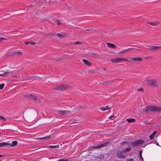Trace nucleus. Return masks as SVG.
<instances>
[{
    "label": "nucleus",
    "instance_id": "obj_36",
    "mask_svg": "<svg viewBox=\"0 0 161 161\" xmlns=\"http://www.w3.org/2000/svg\"><path fill=\"white\" fill-rule=\"evenodd\" d=\"M92 55H97V56H99V55L98 54H97V53H92Z\"/></svg>",
    "mask_w": 161,
    "mask_h": 161
},
{
    "label": "nucleus",
    "instance_id": "obj_5",
    "mask_svg": "<svg viewBox=\"0 0 161 161\" xmlns=\"http://www.w3.org/2000/svg\"><path fill=\"white\" fill-rule=\"evenodd\" d=\"M144 141L142 140H139L136 141L131 143L132 146L135 147L139 145H142L144 142Z\"/></svg>",
    "mask_w": 161,
    "mask_h": 161
},
{
    "label": "nucleus",
    "instance_id": "obj_38",
    "mask_svg": "<svg viewBox=\"0 0 161 161\" xmlns=\"http://www.w3.org/2000/svg\"><path fill=\"white\" fill-rule=\"evenodd\" d=\"M142 151H140L139 152V155L142 154Z\"/></svg>",
    "mask_w": 161,
    "mask_h": 161
},
{
    "label": "nucleus",
    "instance_id": "obj_30",
    "mask_svg": "<svg viewBox=\"0 0 161 161\" xmlns=\"http://www.w3.org/2000/svg\"><path fill=\"white\" fill-rule=\"evenodd\" d=\"M81 43V42H75V44L77 45V44H80Z\"/></svg>",
    "mask_w": 161,
    "mask_h": 161
},
{
    "label": "nucleus",
    "instance_id": "obj_13",
    "mask_svg": "<svg viewBox=\"0 0 161 161\" xmlns=\"http://www.w3.org/2000/svg\"><path fill=\"white\" fill-rule=\"evenodd\" d=\"M147 23L153 26H156L158 25V24H159V22L158 21H156V22H147Z\"/></svg>",
    "mask_w": 161,
    "mask_h": 161
},
{
    "label": "nucleus",
    "instance_id": "obj_10",
    "mask_svg": "<svg viewBox=\"0 0 161 161\" xmlns=\"http://www.w3.org/2000/svg\"><path fill=\"white\" fill-rule=\"evenodd\" d=\"M159 49H161V46H152L149 48L150 50L153 51H155Z\"/></svg>",
    "mask_w": 161,
    "mask_h": 161
},
{
    "label": "nucleus",
    "instance_id": "obj_35",
    "mask_svg": "<svg viewBox=\"0 0 161 161\" xmlns=\"http://www.w3.org/2000/svg\"><path fill=\"white\" fill-rule=\"evenodd\" d=\"M25 43L26 45H28L30 43V42H25Z\"/></svg>",
    "mask_w": 161,
    "mask_h": 161
},
{
    "label": "nucleus",
    "instance_id": "obj_40",
    "mask_svg": "<svg viewBox=\"0 0 161 161\" xmlns=\"http://www.w3.org/2000/svg\"><path fill=\"white\" fill-rule=\"evenodd\" d=\"M143 89L142 88H140L138 90V91H142Z\"/></svg>",
    "mask_w": 161,
    "mask_h": 161
},
{
    "label": "nucleus",
    "instance_id": "obj_17",
    "mask_svg": "<svg viewBox=\"0 0 161 161\" xmlns=\"http://www.w3.org/2000/svg\"><path fill=\"white\" fill-rule=\"evenodd\" d=\"M18 144V142L17 141H14L12 142V144H9L8 145H9L10 146L13 147L15 146H16Z\"/></svg>",
    "mask_w": 161,
    "mask_h": 161
},
{
    "label": "nucleus",
    "instance_id": "obj_28",
    "mask_svg": "<svg viewBox=\"0 0 161 161\" xmlns=\"http://www.w3.org/2000/svg\"><path fill=\"white\" fill-rule=\"evenodd\" d=\"M92 31H93V30L92 29H91L90 30L87 29V30H86L85 31V32L87 33L88 31L92 32Z\"/></svg>",
    "mask_w": 161,
    "mask_h": 161
},
{
    "label": "nucleus",
    "instance_id": "obj_1",
    "mask_svg": "<svg viewBox=\"0 0 161 161\" xmlns=\"http://www.w3.org/2000/svg\"><path fill=\"white\" fill-rule=\"evenodd\" d=\"M146 110L148 112H156L161 110V108L155 106H149L146 109Z\"/></svg>",
    "mask_w": 161,
    "mask_h": 161
},
{
    "label": "nucleus",
    "instance_id": "obj_22",
    "mask_svg": "<svg viewBox=\"0 0 161 161\" xmlns=\"http://www.w3.org/2000/svg\"><path fill=\"white\" fill-rule=\"evenodd\" d=\"M131 148V147H128L127 148H126L125 149L123 150V152H127L130 151Z\"/></svg>",
    "mask_w": 161,
    "mask_h": 161
},
{
    "label": "nucleus",
    "instance_id": "obj_24",
    "mask_svg": "<svg viewBox=\"0 0 161 161\" xmlns=\"http://www.w3.org/2000/svg\"><path fill=\"white\" fill-rule=\"evenodd\" d=\"M0 119L3 121H4L6 120V118H4L2 116H0Z\"/></svg>",
    "mask_w": 161,
    "mask_h": 161
},
{
    "label": "nucleus",
    "instance_id": "obj_3",
    "mask_svg": "<svg viewBox=\"0 0 161 161\" xmlns=\"http://www.w3.org/2000/svg\"><path fill=\"white\" fill-rule=\"evenodd\" d=\"M146 82L147 85L152 86H156L158 84V81L155 79L147 80Z\"/></svg>",
    "mask_w": 161,
    "mask_h": 161
},
{
    "label": "nucleus",
    "instance_id": "obj_27",
    "mask_svg": "<svg viewBox=\"0 0 161 161\" xmlns=\"http://www.w3.org/2000/svg\"><path fill=\"white\" fill-rule=\"evenodd\" d=\"M126 161H134V160L132 158H130L127 159Z\"/></svg>",
    "mask_w": 161,
    "mask_h": 161
},
{
    "label": "nucleus",
    "instance_id": "obj_41",
    "mask_svg": "<svg viewBox=\"0 0 161 161\" xmlns=\"http://www.w3.org/2000/svg\"><path fill=\"white\" fill-rule=\"evenodd\" d=\"M140 155V158H142V154H141V155Z\"/></svg>",
    "mask_w": 161,
    "mask_h": 161
},
{
    "label": "nucleus",
    "instance_id": "obj_29",
    "mask_svg": "<svg viewBox=\"0 0 161 161\" xmlns=\"http://www.w3.org/2000/svg\"><path fill=\"white\" fill-rule=\"evenodd\" d=\"M56 35L58 37L60 38H62L63 37V35L60 34H58Z\"/></svg>",
    "mask_w": 161,
    "mask_h": 161
},
{
    "label": "nucleus",
    "instance_id": "obj_14",
    "mask_svg": "<svg viewBox=\"0 0 161 161\" xmlns=\"http://www.w3.org/2000/svg\"><path fill=\"white\" fill-rule=\"evenodd\" d=\"M132 49H133V48H128L127 49H125L124 50H123L121 51H120V52L118 53V54H122L125 53L129 52V51H130Z\"/></svg>",
    "mask_w": 161,
    "mask_h": 161
},
{
    "label": "nucleus",
    "instance_id": "obj_7",
    "mask_svg": "<svg viewBox=\"0 0 161 161\" xmlns=\"http://www.w3.org/2000/svg\"><path fill=\"white\" fill-rule=\"evenodd\" d=\"M109 142H106L105 143H103L102 144H101L100 145H98L97 146H93L92 148L93 149H96L97 148H101L103 147H104L105 146H106L109 144Z\"/></svg>",
    "mask_w": 161,
    "mask_h": 161
},
{
    "label": "nucleus",
    "instance_id": "obj_42",
    "mask_svg": "<svg viewBox=\"0 0 161 161\" xmlns=\"http://www.w3.org/2000/svg\"><path fill=\"white\" fill-rule=\"evenodd\" d=\"M12 76L14 77H17V75H14L13 76Z\"/></svg>",
    "mask_w": 161,
    "mask_h": 161
},
{
    "label": "nucleus",
    "instance_id": "obj_44",
    "mask_svg": "<svg viewBox=\"0 0 161 161\" xmlns=\"http://www.w3.org/2000/svg\"><path fill=\"white\" fill-rule=\"evenodd\" d=\"M2 156V155H0V156Z\"/></svg>",
    "mask_w": 161,
    "mask_h": 161
},
{
    "label": "nucleus",
    "instance_id": "obj_37",
    "mask_svg": "<svg viewBox=\"0 0 161 161\" xmlns=\"http://www.w3.org/2000/svg\"><path fill=\"white\" fill-rule=\"evenodd\" d=\"M113 117H114V116H110V117H109L108 119H111V118H112Z\"/></svg>",
    "mask_w": 161,
    "mask_h": 161
},
{
    "label": "nucleus",
    "instance_id": "obj_11",
    "mask_svg": "<svg viewBox=\"0 0 161 161\" xmlns=\"http://www.w3.org/2000/svg\"><path fill=\"white\" fill-rule=\"evenodd\" d=\"M83 61L84 64L87 66H91L92 65V63L86 59H83Z\"/></svg>",
    "mask_w": 161,
    "mask_h": 161
},
{
    "label": "nucleus",
    "instance_id": "obj_9",
    "mask_svg": "<svg viewBox=\"0 0 161 161\" xmlns=\"http://www.w3.org/2000/svg\"><path fill=\"white\" fill-rule=\"evenodd\" d=\"M116 155L117 157L119 158H125V156L123 154L122 152L121 151H118L116 153Z\"/></svg>",
    "mask_w": 161,
    "mask_h": 161
},
{
    "label": "nucleus",
    "instance_id": "obj_18",
    "mask_svg": "<svg viewBox=\"0 0 161 161\" xmlns=\"http://www.w3.org/2000/svg\"><path fill=\"white\" fill-rule=\"evenodd\" d=\"M126 121L128 123H133L135 122V120L134 119H127Z\"/></svg>",
    "mask_w": 161,
    "mask_h": 161
},
{
    "label": "nucleus",
    "instance_id": "obj_31",
    "mask_svg": "<svg viewBox=\"0 0 161 161\" xmlns=\"http://www.w3.org/2000/svg\"><path fill=\"white\" fill-rule=\"evenodd\" d=\"M31 98H34V99H36V96H35L34 95H33V97H32V95H31Z\"/></svg>",
    "mask_w": 161,
    "mask_h": 161
},
{
    "label": "nucleus",
    "instance_id": "obj_16",
    "mask_svg": "<svg viewBox=\"0 0 161 161\" xmlns=\"http://www.w3.org/2000/svg\"><path fill=\"white\" fill-rule=\"evenodd\" d=\"M111 108V107L110 106H106L105 107H102L101 108H100L101 110L103 111H104L107 110H108Z\"/></svg>",
    "mask_w": 161,
    "mask_h": 161
},
{
    "label": "nucleus",
    "instance_id": "obj_2",
    "mask_svg": "<svg viewBox=\"0 0 161 161\" xmlns=\"http://www.w3.org/2000/svg\"><path fill=\"white\" fill-rule=\"evenodd\" d=\"M111 61L114 63H118L121 61H127L128 60L126 58H111L110 59Z\"/></svg>",
    "mask_w": 161,
    "mask_h": 161
},
{
    "label": "nucleus",
    "instance_id": "obj_39",
    "mask_svg": "<svg viewBox=\"0 0 161 161\" xmlns=\"http://www.w3.org/2000/svg\"><path fill=\"white\" fill-rule=\"evenodd\" d=\"M140 159H141V161H144L143 158H142H142H141Z\"/></svg>",
    "mask_w": 161,
    "mask_h": 161
},
{
    "label": "nucleus",
    "instance_id": "obj_26",
    "mask_svg": "<svg viewBox=\"0 0 161 161\" xmlns=\"http://www.w3.org/2000/svg\"><path fill=\"white\" fill-rule=\"evenodd\" d=\"M4 86V85L3 84L0 85V89H2Z\"/></svg>",
    "mask_w": 161,
    "mask_h": 161
},
{
    "label": "nucleus",
    "instance_id": "obj_12",
    "mask_svg": "<svg viewBox=\"0 0 161 161\" xmlns=\"http://www.w3.org/2000/svg\"><path fill=\"white\" fill-rule=\"evenodd\" d=\"M132 60L134 62H140L142 60V59L141 57H134L132 59Z\"/></svg>",
    "mask_w": 161,
    "mask_h": 161
},
{
    "label": "nucleus",
    "instance_id": "obj_8",
    "mask_svg": "<svg viewBox=\"0 0 161 161\" xmlns=\"http://www.w3.org/2000/svg\"><path fill=\"white\" fill-rule=\"evenodd\" d=\"M68 87L67 85L63 84L58 86L56 89L59 91H62L67 89Z\"/></svg>",
    "mask_w": 161,
    "mask_h": 161
},
{
    "label": "nucleus",
    "instance_id": "obj_34",
    "mask_svg": "<svg viewBox=\"0 0 161 161\" xmlns=\"http://www.w3.org/2000/svg\"><path fill=\"white\" fill-rule=\"evenodd\" d=\"M17 54H19V55H20L22 54V53L21 52H17Z\"/></svg>",
    "mask_w": 161,
    "mask_h": 161
},
{
    "label": "nucleus",
    "instance_id": "obj_20",
    "mask_svg": "<svg viewBox=\"0 0 161 161\" xmlns=\"http://www.w3.org/2000/svg\"><path fill=\"white\" fill-rule=\"evenodd\" d=\"M157 133V131H155L153 132L152 133V134L150 136V140H152L153 136L156 135Z\"/></svg>",
    "mask_w": 161,
    "mask_h": 161
},
{
    "label": "nucleus",
    "instance_id": "obj_43",
    "mask_svg": "<svg viewBox=\"0 0 161 161\" xmlns=\"http://www.w3.org/2000/svg\"><path fill=\"white\" fill-rule=\"evenodd\" d=\"M104 70H106V69H104Z\"/></svg>",
    "mask_w": 161,
    "mask_h": 161
},
{
    "label": "nucleus",
    "instance_id": "obj_32",
    "mask_svg": "<svg viewBox=\"0 0 161 161\" xmlns=\"http://www.w3.org/2000/svg\"><path fill=\"white\" fill-rule=\"evenodd\" d=\"M36 42H30V44H32V45H35L36 44Z\"/></svg>",
    "mask_w": 161,
    "mask_h": 161
},
{
    "label": "nucleus",
    "instance_id": "obj_19",
    "mask_svg": "<svg viewBox=\"0 0 161 161\" xmlns=\"http://www.w3.org/2000/svg\"><path fill=\"white\" fill-rule=\"evenodd\" d=\"M9 143L6 142H2L0 143V147H4L8 145Z\"/></svg>",
    "mask_w": 161,
    "mask_h": 161
},
{
    "label": "nucleus",
    "instance_id": "obj_4",
    "mask_svg": "<svg viewBox=\"0 0 161 161\" xmlns=\"http://www.w3.org/2000/svg\"><path fill=\"white\" fill-rule=\"evenodd\" d=\"M72 112L69 110H58L57 113L62 115H68L72 113Z\"/></svg>",
    "mask_w": 161,
    "mask_h": 161
},
{
    "label": "nucleus",
    "instance_id": "obj_15",
    "mask_svg": "<svg viewBox=\"0 0 161 161\" xmlns=\"http://www.w3.org/2000/svg\"><path fill=\"white\" fill-rule=\"evenodd\" d=\"M107 44L108 47L109 48H114L116 47V45L114 44L110 43H107Z\"/></svg>",
    "mask_w": 161,
    "mask_h": 161
},
{
    "label": "nucleus",
    "instance_id": "obj_6",
    "mask_svg": "<svg viewBox=\"0 0 161 161\" xmlns=\"http://www.w3.org/2000/svg\"><path fill=\"white\" fill-rule=\"evenodd\" d=\"M14 72L13 71H7L4 73L1 74H0V76L3 77H5L7 76H12V74Z\"/></svg>",
    "mask_w": 161,
    "mask_h": 161
},
{
    "label": "nucleus",
    "instance_id": "obj_25",
    "mask_svg": "<svg viewBox=\"0 0 161 161\" xmlns=\"http://www.w3.org/2000/svg\"><path fill=\"white\" fill-rule=\"evenodd\" d=\"M6 40H7V39L3 37H1L0 38V42H2L3 41Z\"/></svg>",
    "mask_w": 161,
    "mask_h": 161
},
{
    "label": "nucleus",
    "instance_id": "obj_23",
    "mask_svg": "<svg viewBox=\"0 0 161 161\" xmlns=\"http://www.w3.org/2000/svg\"><path fill=\"white\" fill-rule=\"evenodd\" d=\"M48 147L51 148H57L59 147V145H55V146H52L50 145L48 146Z\"/></svg>",
    "mask_w": 161,
    "mask_h": 161
},
{
    "label": "nucleus",
    "instance_id": "obj_21",
    "mask_svg": "<svg viewBox=\"0 0 161 161\" xmlns=\"http://www.w3.org/2000/svg\"><path fill=\"white\" fill-rule=\"evenodd\" d=\"M51 137V136H46L44 137H39L37 139L39 140H44V139H47Z\"/></svg>",
    "mask_w": 161,
    "mask_h": 161
},
{
    "label": "nucleus",
    "instance_id": "obj_33",
    "mask_svg": "<svg viewBox=\"0 0 161 161\" xmlns=\"http://www.w3.org/2000/svg\"><path fill=\"white\" fill-rule=\"evenodd\" d=\"M57 22L58 25H60L61 24V23H60V21L59 20H57Z\"/></svg>",
    "mask_w": 161,
    "mask_h": 161
}]
</instances>
